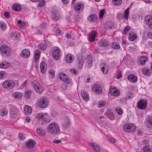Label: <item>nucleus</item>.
I'll return each mask as SVG.
<instances>
[{
	"label": "nucleus",
	"mask_w": 152,
	"mask_h": 152,
	"mask_svg": "<svg viewBox=\"0 0 152 152\" xmlns=\"http://www.w3.org/2000/svg\"><path fill=\"white\" fill-rule=\"evenodd\" d=\"M124 130L127 132H131L134 131L136 129L135 125L132 123H126L123 126Z\"/></svg>",
	"instance_id": "f257e3e1"
},
{
	"label": "nucleus",
	"mask_w": 152,
	"mask_h": 152,
	"mask_svg": "<svg viewBox=\"0 0 152 152\" xmlns=\"http://www.w3.org/2000/svg\"><path fill=\"white\" fill-rule=\"evenodd\" d=\"M48 131L54 134H57L60 132L59 126L55 122L51 123L48 129Z\"/></svg>",
	"instance_id": "f03ea898"
},
{
	"label": "nucleus",
	"mask_w": 152,
	"mask_h": 152,
	"mask_svg": "<svg viewBox=\"0 0 152 152\" xmlns=\"http://www.w3.org/2000/svg\"><path fill=\"white\" fill-rule=\"evenodd\" d=\"M49 101L47 98L42 97L38 101L37 104L41 108L46 107L48 105Z\"/></svg>",
	"instance_id": "7ed1b4c3"
},
{
	"label": "nucleus",
	"mask_w": 152,
	"mask_h": 152,
	"mask_svg": "<svg viewBox=\"0 0 152 152\" xmlns=\"http://www.w3.org/2000/svg\"><path fill=\"white\" fill-rule=\"evenodd\" d=\"M0 50L2 54L9 56L11 53L10 49L6 45H2L0 47Z\"/></svg>",
	"instance_id": "20e7f679"
},
{
	"label": "nucleus",
	"mask_w": 152,
	"mask_h": 152,
	"mask_svg": "<svg viewBox=\"0 0 152 152\" xmlns=\"http://www.w3.org/2000/svg\"><path fill=\"white\" fill-rule=\"evenodd\" d=\"M52 55L53 58L56 60H58L60 56V51L58 47H54L52 51Z\"/></svg>",
	"instance_id": "39448f33"
},
{
	"label": "nucleus",
	"mask_w": 152,
	"mask_h": 152,
	"mask_svg": "<svg viewBox=\"0 0 152 152\" xmlns=\"http://www.w3.org/2000/svg\"><path fill=\"white\" fill-rule=\"evenodd\" d=\"M15 85L14 82L12 80H6L2 84L3 87L8 89H12Z\"/></svg>",
	"instance_id": "423d86ee"
},
{
	"label": "nucleus",
	"mask_w": 152,
	"mask_h": 152,
	"mask_svg": "<svg viewBox=\"0 0 152 152\" xmlns=\"http://www.w3.org/2000/svg\"><path fill=\"white\" fill-rule=\"evenodd\" d=\"M31 85L33 86L36 91L38 93H41L42 91V86L36 80H34L31 83Z\"/></svg>",
	"instance_id": "0eeeda50"
},
{
	"label": "nucleus",
	"mask_w": 152,
	"mask_h": 152,
	"mask_svg": "<svg viewBox=\"0 0 152 152\" xmlns=\"http://www.w3.org/2000/svg\"><path fill=\"white\" fill-rule=\"evenodd\" d=\"M36 117L40 121H46L48 116L47 113H39L36 114Z\"/></svg>",
	"instance_id": "6e6552de"
},
{
	"label": "nucleus",
	"mask_w": 152,
	"mask_h": 152,
	"mask_svg": "<svg viewBox=\"0 0 152 152\" xmlns=\"http://www.w3.org/2000/svg\"><path fill=\"white\" fill-rule=\"evenodd\" d=\"M147 103V101L146 100H140L137 103V107L139 109H144L146 107Z\"/></svg>",
	"instance_id": "1a4fd4ad"
},
{
	"label": "nucleus",
	"mask_w": 152,
	"mask_h": 152,
	"mask_svg": "<svg viewBox=\"0 0 152 152\" xmlns=\"http://www.w3.org/2000/svg\"><path fill=\"white\" fill-rule=\"evenodd\" d=\"M60 79L64 82H65L67 83H69L70 80L68 79V76L64 73H60L59 75Z\"/></svg>",
	"instance_id": "9d476101"
},
{
	"label": "nucleus",
	"mask_w": 152,
	"mask_h": 152,
	"mask_svg": "<svg viewBox=\"0 0 152 152\" xmlns=\"http://www.w3.org/2000/svg\"><path fill=\"white\" fill-rule=\"evenodd\" d=\"M92 90L96 94H101L102 92L101 88L98 85H94L92 87Z\"/></svg>",
	"instance_id": "9b49d317"
},
{
	"label": "nucleus",
	"mask_w": 152,
	"mask_h": 152,
	"mask_svg": "<svg viewBox=\"0 0 152 152\" xmlns=\"http://www.w3.org/2000/svg\"><path fill=\"white\" fill-rule=\"evenodd\" d=\"M96 36V32L95 31H92L89 33L88 36V39L90 42H93L95 40Z\"/></svg>",
	"instance_id": "f8f14e48"
},
{
	"label": "nucleus",
	"mask_w": 152,
	"mask_h": 152,
	"mask_svg": "<svg viewBox=\"0 0 152 152\" xmlns=\"http://www.w3.org/2000/svg\"><path fill=\"white\" fill-rule=\"evenodd\" d=\"M18 111V109L14 107H12L10 110V115L13 118H15L17 116Z\"/></svg>",
	"instance_id": "ddd939ff"
},
{
	"label": "nucleus",
	"mask_w": 152,
	"mask_h": 152,
	"mask_svg": "<svg viewBox=\"0 0 152 152\" xmlns=\"http://www.w3.org/2000/svg\"><path fill=\"white\" fill-rule=\"evenodd\" d=\"M110 94L115 96H118L120 94V91L115 87L111 88L110 90Z\"/></svg>",
	"instance_id": "4468645a"
},
{
	"label": "nucleus",
	"mask_w": 152,
	"mask_h": 152,
	"mask_svg": "<svg viewBox=\"0 0 152 152\" xmlns=\"http://www.w3.org/2000/svg\"><path fill=\"white\" fill-rule=\"evenodd\" d=\"M145 21L146 24L150 28H152V18L150 16L148 15L145 17Z\"/></svg>",
	"instance_id": "2eb2a0df"
},
{
	"label": "nucleus",
	"mask_w": 152,
	"mask_h": 152,
	"mask_svg": "<svg viewBox=\"0 0 152 152\" xmlns=\"http://www.w3.org/2000/svg\"><path fill=\"white\" fill-rule=\"evenodd\" d=\"M35 141L33 140H29L26 143L27 147L28 148H32L34 147Z\"/></svg>",
	"instance_id": "dca6fc26"
},
{
	"label": "nucleus",
	"mask_w": 152,
	"mask_h": 152,
	"mask_svg": "<svg viewBox=\"0 0 152 152\" xmlns=\"http://www.w3.org/2000/svg\"><path fill=\"white\" fill-rule=\"evenodd\" d=\"M142 72L143 74L149 76L151 75L152 71L149 68L144 67L142 69Z\"/></svg>",
	"instance_id": "f3484780"
},
{
	"label": "nucleus",
	"mask_w": 152,
	"mask_h": 152,
	"mask_svg": "<svg viewBox=\"0 0 152 152\" xmlns=\"http://www.w3.org/2000/svg\"><path fill=\"white\" fill-rule=\"evenodd\" d=\"M30 56L29 50L27 49L23 50L21 54V56L23 58H27Z\"/></svg>",
	"instance_id": "a211bd4d"
},
{
	"label": "nucleus",
	"mask_w": 152,
	"mask_h": 152,
	"mask_svg": "<svg viewBox=\"0 0 152 152\" xmlns=\"http://www.w3.org/2000/svg\"><path fill=\"white\" fill-rule=\"evenodd\" d=\"M83 5L80 3H76L75 5V11L78 12V11L82 10L83 9Z\"/></svg>",
	"instance_id": "6ab92c4d"
},
{
	"label": "nucleus",
	"mask_w": 152,
	"mask_h": 152,
	"mask_svg": "<svg viewBox=\"0 0 152 152\" xmlns=\"http://www.w3.org/2000/svg\"><path fill=\"white\" fill-rule=\"evenodd\" d=\"M87 19L90 22H94L97 20V16L95 14H91L88 16Z\"/></svg>",
	"instance_id": "aec40b11"
},
{
	"label": "nucleus",
	"mask_w": 152,
	"mask_h": 152,
	"mask_svg": "<svg viewBox=\"0 0 152 152\" xmlns=\"http://www.w3.org/2000/svg\"><path fill=\"white\" fill-rule=\"evenodd\" d=\"M127 78L128 80L132 82L135 83L137 81L136 76L133 74L129 75L128 76Z\"/></svg>",
	"instance_id": "412c9836"
},
{
	"label": "nucleus",
	"mask_w": 152,
	"mask_h": 152,
	"mask_svg": "<svg viewBox=\"0 0 152 152\" xmlns=\"http://www.w3.org/2000/svg\"><path fill=\"white\" fill-rule=\"evenodd\" d=\"M108 44V41L104 39L100 40L98 43V45L100 47H105L107 46Z\"/></svg>",
	"instance_id": "4be33fe9"
},
{
	"label": "nucleus",
	"mask_w": 152,
	"mask_h": 152,
	"mask_svg": "<svg viewBox=\"0 0 152 152\" xmlns=\"http://www.w3.org/2000/svg\"><path fill=\"white\" fill-rule=\"evenodd\" d=\"M40 67L41 72L44 73L46 70L47 68V65L45 62L44 61L42 62L40 64Z\"/></svg>",
	"instance_id": "5701e85b"
},
{
	"label": "nucleus",
	"mask_w": 152,
	"mask_h": 152,
	"mask_svg": "<svg viewBox=\"0 0 152 152\" xmlns=\"http://www.w3.org/2000/svg\"><path fill=\"white\" fill-rule=\"evenodd\" d=\"M20 34L19 33L15 32L12 33L10 34V36L12 39L18 40H19V38L20 37Z\"/></svg>",
	"instance_id": "b1692460"
},
{
	"label": "nucleus",
	"mask_w": 152,
	"mask_h": 152,
	"mask_svg": "<svg viewBox=\"0 0 152 152\" xmlns=\"http://www.w3.org/2000/svg\"><path fill=\"white\" fill-rule=\"evenodd\" d=\"M81 96L83 100L85 101H88L89 99V96L88 93L86 92L83 91L81 94Z\"/></svg>",
	"instance_id": "393cba45"
},
{
	"label": "nucleus",
	"mask_w": 152,
	"mask_h": 152,
	"mask_svg": "<svg viewBox=\"0 0 152 152\" xmlns=\"http://www.w3.org/2000/svg\"><path fill=\"white\" fill-rule=\"evenodd\" d=\"M89 145L91 146L96 151L98 152L100 151V148L99 145L95 143H91Z\"/></svg>",
	"instance_id": "a878e982"
},
{
	"label": "nucleus",
	"mask_w": 152,
	"mask_h": 152,
	"mask_svg": "<svg viewBox=\"0 0 152 152\" xmlns=\"http://www.w3.org/2000/svg\"><path fill=\"white\" fill-rule=\"evenodd\" d=\"M64 59L66 62L68 63H70L72 62L73 60V57L71 54H68L65 57Z\"/></svg>",
	"instance_id": "bb28decb"
},
{
	"label": "nucleus",
	"mask_w": 152,
	"mask_h": 152,
	"mask_svg": "<svg viewBox=\"0 0 152 152\" xmlns=\"http://www.w3.org/2000/svg\"><path fill=\"white\" fill-rule=\"evenodd\" d=\"M143 150L145 152H151V149L150 146L147 143H145L143 147Z\"/></svg>",
	"instance_id": "cd10ccee"
},
{
	"label": "nucleus",
	"mask_w": 152,
	"mask_h": 152,
	"mask_svg": "<svg viewBox=\"0 0 152 152\" xmlns=\"http://www.w3.org/2000/svg\"><path fill=\"white\" fill-rule=\"evenodd\" d=\"M52 17L54 20L56 21L59 19V15L57 12H53L52 13Z\"/></svg>",
	"instance_id": "c85d7f7f"
},
{
	"label": "nucleus",
	"mask_w": 152,
	"mask_h": 152,
	"mask_svg": "<svg viewBox=\"0 0 152 152\" xmlns=\"http://www.w3.org/2000/svg\"><path fill=\"white\" fill-rule=\"evenodd\" d=\"M10 64L7 61H4L0 64V67L2 68H6L10 66Z\"/></svg>",
	"instance_id": "c756f323"
},
{
	"label": "nucleus",
	"mask_w": 152,
	"mask_h": 152,
	"mask_svg": "<svg viewBox=\"0 0 152 152\" xmlns=\"http://www.w3.org/2000/svg\"><path fill=\"white\" fill-rule=\"evenodd\" d=\"M137 37V36L134 32H131L129 35V40L133 41Z\"/></svg>",
	"instance_id": "7c9ffc66"
},
{
	"label": "nucleus",
	"mask_w": 152,
	"mask_h": 152,
	"mask_svg": "<svg viewBox=\"0 0 152 152\" xmlns=\"http://www.w3.org/2000/svg\"><path fill=\"white\" fill-rule=\"evenodd\" d=\"M12 9L14 10L18 11L21 10V7L18 4H14L13 6Z\"/></svg>",
	"instance_id": "2f4dec72"
},
{
	"label": "nucleus",
	"mask_w": 152,
	"mask_h": 152,
	"mask_svg": "<svg viewBox=\"0 0 152 152\" xmlns=\"http://www.w3.org/2000/svg\"><path fill=\"white\" fill-rule=\"evenodd\" d=\"M147 58L145 56H141L140 57V60L141 64L143 65L145 64V63L147 60Z\"/></svg>",
	"instance_id": "473e14b6"
},
{
	"label": "nucleus",
	"mask_w": 152,
	"mask_h": 152,
	"mask_svg": "<svg viewBox=\"0 0 152 152\" xmlns=\"http://www.w3.org/2000/svg\"><path fill=\"white\" fill-rule=\"evenodd\" d=\"M25 113L26 114H29L31 113L32 110L31 108L28 105H26L24 108Z\"/></svg>",
	"instance_id": "72a5a7b5"
},
{
	"label": "nucleus",
	"mask_w": 152,
	"mask_h": 152,
	"mask_svg": "<svg viewBox=\"0 0 152 152\" xmlns=\"http://www.w3.org/2000/svg\"><path fill=\"white\" fill-rule=\"evenodd\" d=\"M17 23L18 24V25L19 27L20 28H24L26 25V23L25 22L22 21L21 20H18Z\"/></svg>",
	"instance_id": "f704fd0d"
},
{
	"label": "nucleus",
	"mask_w": 152,
	"mask_h": 152,
	"mask_svg": "<svg viewBox=\"0 0 152 152\" xmlns=\"http://www.w3.org/2000/svg\"><path fill=\"white\" fill-rule=\"evenodd\" d=\"M40 55V52L38 50H37L34 55V61L37 62L39 59Z\"/></svg>",
	"instance_id": "c9c22d12"
},
{
	"label": "nucleus",
	"mask_w": 152,
	"mask_h": 152,
	"mask_svg": "<svg viewBox=\"0 0 152 152\" xmlns=\"http://www.w3.org/2000/svg\"><path fill=\"white\" fill-rule=\"evenodd\" d=\"M111 46L112 48L116 50L119 49L120 47L119 43L115 42H113Z\"/></svg>",
	"instance_id": "e433bc0d"
},
{
	"label": "nucleus",
	"mask_w": 152,
	"mask_h": 152,
	"mask_svg": "<svg viewBox=\"0 0 152 152\" xmlns=\"http://www.w3.org/2000/svg\"><path fill=\"white\" fill-rule=\"evenodd\" d=\"M37 132L38 134L41 136H44L46 134L45 131L42 129L41 128L37 129Z\"/></svg>",
	"instance_id": "4c0bfd02"
},
{
	"label": "nucleus",
	"mask_w": 152,
	"mask_h": 152,
	"mask_svg": "<svg viewBox=\"0 0 152 152\" xmlns=\"http://www.w3.org/2000/svg\"><path fill=\"white\" fill-rule=\"evenodd\" d=\"M86 61L88 63L90 66H91L92 64V58L90 55H88L86 59Z\"/></svg>",
	"instance_id": "58836bf2"
},
{
	"label": "nucleus",
	"mask_w": 152,
	"mask_h": 152,
	"mask_svg": "<svg viewBox=\"0 0 152 152\" xmlns=\"http://www.w3.org/2000/svg\"><path fill=\"white\" fill-rule=\"evenodd\" d=\"M13 96L16 98H20L22 97V95L20 92H16L13 93Z\"/></svg>",
	"instance_id": "ea45409f"
},
{
	"label": "nucleus",
	"mask_w": 152,
	"mask_h": 152,
	"mask_svg": "<svg viewBox=\"0 0 152 152\" xmlns=\"http://www.w3.org/2000/svg\"><path fill=\"white\" fill-rule=\"evenodd\" d=\"M8 113V110L6 109H2L0 111V114L2 116H4L7 115Z\"/></svg>",
	"instance_id": "a19ab883"
},
{
	"label": "nucleus",
	"mask_w": 152,
	"mask_h": 152,
	"mask_svg": "<svg viewBox=\"0 0 152 152\" xmlns=\"http://www.w3.org/2000/svg\"><path fill=\"white\" fill-rule=\"evenodd\" d=\"M129 8L128 7L124 11V17L126 20L128 18L129 15Z\"/></svg>",
	"instance_id": "79ce46f5"
},
{
	"label": "nucleus",
	"mask_w": 152,
	"mask_h": 152,
	"mask_svg": "<svg viewBox=\"0 0 152 152\" xmlns=\"http://www.w3.org/2000/svg\"><path fill=\"white\" fill-rule=\"evenodd\" d=\"M31 91L30 90H27L24 93V97L26 98H29L31 95Z\"/></svg>",
	"instance_id": "37998d69"
},
{
	"label": "nucleus",
	"mask_w": 152,
	"mask_h": 152,
	"mask_svg": "<svg viewBox=\"0 0 152 152\" xmlns=\"http://www.w3.org/2000/svg\"><path fill=\"white\" fill-rule=\"evenodd\" d=\"M7 73L4 71L0 72V79H3L7 76Z\"/></svg>",
	"instance_id": "c03bdc74"
},
{
	"label": "nucleus",
	"mask_w": 152,
	"mask_h": 152,
	"mask_svg": "<svg viewBox=\"0 0 152 152\" xmlns=\"http://www.w3.org/2000/svg\"><path fill=\"white\" fill-rule=\"evenodd\" d=\"M147 125L151 126L152 125V117L150 116H148L147 118Z\"/></svg>",
	"instance_id": "a18cd8bd"
},
{
	"label": "nucleus",
	"mask_w": 152,
	"mask_h": 152,
	"mask_svg": "<svg viewBox=\"0 0 152 152\" xmlns=\"http://www.w3.org/2000/svg\"><path fill=\"white\" fill-rule=\"evenodd\" d=\"M107 113L108 114V116L110 118L112 119L114 118V115L112 112L108 110L107 111Z\"/></svg>",
	"instance_id": "49530a36"
},
{
	"label": "nucleus",
	"mask_w": 152,
	"mask_h": 152,
	"mask_svg": "<svg viewBox=\"0 0 152 152\" xmlns=\"http://www.w3.org/2000/svg\"><path fill=\"white\" fill-rule=\"evenodd\" d=\"M113 3L116 5H120L122 2V0H113Z\"/></svg>",
	"instance_id": "de8ad7c7"
},
{
	"label": "nucleus",
	"mask_w": 152,
	"mask_h": 152,
	"mask_svg": "<svg viewBox=\"0 0 152 152\" xmlns=\"http://www.w3.org/2000/svg\"><path fill=\"white\" fill-rule=\"evenodd\" d=\"M105 104V101L103 100H100L99 102V105L98 106V107H102L104 106Z\"/></svg>",
	"instance_id": "09e8293b"
},
{
	"label": "nucleus",
	"mask_w": 152,
	"mask_h": 152,
	"mask_svg": "<svg viewBox=\"0 0 152 152\" xmlns=\"http://www.w3.org/2000/svg\"><path fill=\"white\" fill-rule=\"evenodd\" d=\"M106 68H107V66H104L102 67L101 69L102 72L105 74H107L108 72V70L107 69H105Z\"/></svg>",
	"instance_id": "8fccbe9b"
},
{
	"label": "nucleus",
	"mask_w": 152,
	"mask_h": 152,
	"mask_svg": "<svg viewBox=\"0 0 152 152\" xmlns=\"http://www.w3.org/2000/svg\"><path fill=\"white\" fill-rule=\"evenodd\" d=\"M0 26L1 29L3 30L5 29L6 28V24L2 21L0 22Z\"/></svg>",
	"instance_id": "3c124183"
},
{
	"label": "nucleus",
	"mask_w": 152,
	"mask_h": 152,
	"mask_svg": "<svg viewBox=\"0 0 152 152\" xmlns=\"http://www.w3.org/2000/svg\"><path fill=\"white\" fill-rule=\"evenodd\" d=\"M105 12V10L102 9L99 12V18L100 19H101L103 17Z\"/></svg>",
	"instance_id": "603ef678"
},
{
	"label": "nucleus",
	"mask_w": 152,
	"mask_h": 152,
	"mask_svg": "<svg viewBox=\"0 0 152 152\" xmlns=\"http://www.w3.org/2000/svg\"><path fill=\"white\" fill-rule=\"evenodd\" d=\"M130 29L129 26H126L124 29L123 32L124 34L125 35H126L127 32L129 31Z\"/></svg>",
	"instance_id": "864d4df0"
},
{
	"label": "nucleus",
	"mask_w": 152,
	"mask_h": 152,
	"mask_svg": "<svg viewBox=\"0 0 152 152\" xmlns=\"http://www.w3.org/2000/svg\"><path fill=\"white\" fill-rule=\"evenodd\" d=\"M127 99V97H124L120 99V103L123 104H125L126 103Z\"/></svg>",
	"instance_id": "5fc2aeb1"
},
{
	"label": "nucleus",
	"mask_w": 152,
	"mask_h": 152,
	"mask_svg": "<svg viewBox=\"0 0 152 152\" xmlns=\"http://www.w3.org/2000/svg\"><path fill=\"white\" fill-rule=\"evenodd\" d=\"M116 110L118 114L121 115L123 113V110L121 108L118 107L116 108Z\"/></svg>",
	"instance_id": "6e6d98bb"
},
{
	"label": "nucleus",
	"mask_w": 152,
	"mask_h": 152,
	"mask_svg": "<svg viewBox=\"0 0 152 152\" xmlns=\"http://www.w3.org/2000/svg\"><path fill=\"white\" fill-rule=\"evenodd\" d=\"M69 123L68 121L66 123H64L63 124V126L64 128H68L69 125Z\"/></svg>",
	"instance_id": "4d7b16f0"
},
{
	"label": "nucleus",
	"mask_w": 152,
	"mask_h": 152,
	"mask_svg": "<svg viewBox=\"0 0 152 152\" xmlns=\"http://www.w3.org/2000/svg\"><path fill=\"white\" fill-rule=\"evenodd\" d=\"M79 64L78 66V67L80 68H81L83 67V65L84 63L83 61L81 60H80V61L79 60Z\"/></svg>",
	"instance_id": "13d9d810"
},
{
	"label": "nucleus",
	"mask_w": 152,
	"mask_h": 152,
	"mask_svg": "<svg viewBox=\"0 0 152 152\" xmlns=\"http://www.w3.org/2000/svg\"><path fill=\"white\" fill-rule=\"evenodd\" d=\"M133 96V94L132 93H128L126 94V97L127 98H128L129 99H130L132 98Z\"/></svg>",
	"instance_id": "bf43d9fd"
},
{
	"label": "nucleus",
	"mask_w": 152,
	"mask_h": 152,
	"mask_svg": "<svg viewBox=\"0 0 152 152\" xmlns=\"http://www.w3.org/2000/svg\"><path fill=\"white\" fill-rule=\"evenodd\" d=\"M40 1L39 3L38 6L39 7H42L43 6L45 3L44 0H40Z\"/></svg>",
	"instance_id": "052dcab7"
},
{
	"label": "nucleus",
	"mask_w": 152,
	"mask_h": 152,
	"mask_svg": "<svg viewBox=\"0 0 152 152\" xmlns=\"http://www.w3.org/2000/svg\"><path fill=\"white\" fill-rule=\"evenodd\" d=\"M19 139L21 140H23L25 138L24 135L21 133H20L19 134Z\"/></svg>",
	"instance_id": "680f3d73"
},
{
	"label": "nucleus",
	"mask_w": 152,
	"mask_h": 152,
	"mask_svg": "<svg viewBox=\"0 0 152 152\" xmlns=\"http://www.w3.org/2000/svg\"><path fill=\"white\" fill-rule=\"evenodd\" d=\"M56 35L58 36H61V31L59 28L57 29L56 31Z\"/></svg>",
	"instance_id": "e2e57ef3"
},
{
	"label": "nucleus",
	"mask_w": 152,
	"mask_h": 152,
	"mask_svg": "<svg viewBox=\"0 0 152 152\" xmlns=\"http://www.w3.org/2000/svg\"><path fill=\"white\" fill-rule=\"evenodd\" d=\"M46 46L44 44H41L39 46V48L42 50H44L46 49Z\"/></svg>",
	"instance_id": "0e129e2a"
},
{
	"label": "nucleus",
	"mask_w": 152,
	"mask_h": 152,
	"mask_svg": "<svg viewBox=\"0 0 152 152\" xmlns=\"http://www.w3.org/2000/svg\"><path fill=\"white\" fill-rule=\"evenodd\" d=\"M122 77V73L121 71L118 72L117 74L116 77L117 79H119Z\"/></svg>",
	"instance_id": "69168bd1"
},
{
	"label": "nucleus",
	"mask_w": 152,
	"mask_h": 152,
	"mask_svg": "<svg viewBox=\"0 0 152 152\" xmlns=\"http://www.w3.org/2000/svg\"><path fill=\"white\" fill-rule=\"evenodd\" d=\"M124 15L123 14H120L117 16V18L119 19H122Z\"/></svg>",
	"instance_id": "338daca9"
},
{
	"label": "nucleus",
	"mask_w": 152,
	"mask_h": 152,
	"mask_svg": "<svg viewBox=\"0 0 152 152\" xmlns=\"http://www.w3.org/2000/svg\"><path fill=\"white\" fill-rule=\"evenodd\" d=\"M71 72L75 75H77V71L73 68L71 69Z\"/></svg>",
	"instance_id": "774afa93"
}]
</instances>
